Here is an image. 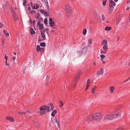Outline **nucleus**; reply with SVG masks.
Returning <instances> with one entry per match:
<instances>
[{
  "instance_id": "obj_41",
  "label": "nucleus",
  "mask_w": 130,
  "mask_h": 130,
  "mask_svg": "<svg viewBox=\"0 0 130 130\" xmlns=\"http://www.w3.org/2000/svg\"><path fill=\"white\" fill-rule=\"evenodd\" d=\"M45 15H47L48 14V13L47 12H45L43 13Z\"/></svg>"
},
{
  "instance_id": "obj_55",
  "label": "nucleus",
  "mask_w": 130,
  "mask_h": 130,
  "mask_svg": "<svg viewBox=\"0 0 130 130\" xmlns=\"http://www.w3.org/2000/svg\"><path fill=\"white\" fill-rule=\"evenodd\" d=\"M94 66H95V62H94Z\"/></svg>"
},
{
  "instance_id": "obj_52",
  "label": "nucleus",
  "mask_w": 130,
  "mask_h": 130,
  "mask_svg": "<svg viewBox=\"0 0 130 130\" xmlns=\"http://www.w3.org/2000/svg\"><path fill=\"white\" fill-rule=\"evenodd\" d=\"M129 22H130V15H129Z\"/></svg>"
},
{
  "instance_id": "obj_56",
  "label": "nucleus",
  "mask_w": 130,
  "mask_h": 130,
  "mask_svg": "<svg viewBox=\"0 0 130 130\" xmlns=\"http://www.w3.org/2000/svg\"><path fill=\"white\" fill-rule=\"evenodd\" d=\"M25 69L24 70V72H25Z\"/></svg>"
},
{
  "instance_id": "obj_4",
  "label": "nucleus",
  "mask_w": 130,
  "mask_h": 130,
  "mask_svg": "<svg viewBox=\"0 0 130 130\" xmlns=\"http://www.w3.org/2000/svg\"><path fill=\"white\" fill-rule=\"evenodd\" d=\"M65 8L67 15L68 16H70L72 15V13L71 7L68 4H66L65 6Z\"/></svg>"
},
{
  "instance_id": "obj_28",
  "label": "nucleus",
  "mask_w": 130,
  "mask_h": 130,
  "mask_svg": "<svg viewBox=\"0 0 130 130\" xmlns=\"http://www.w3.org/2000/svg\"><path fill=\"white\" fill-rule=\"evenodd\" d=\"M47 22L48 21L47 20V19H44V22L45 24H48L47 23Z\"/></svg>"
},
{
  "instance_id": "obj_45",
  "label": "nucleus",
  "mask_w": 130,
  "mask_h": 130,
  "mask_svg": "<svg viewBox=\"0 0 130 130\" xmlns=\"http://www.w3.org/2000/svg\"><path fill=\"white\" fill-rule=\"evenodd\" d=\"M30 9H31V8L30 7H29L28 8V10H30Z\"/></svg>"
},
{
  "instance_id": "obj_59",
  "label": "nucleus",
  "mask_w": 130,
  "mask_h": 130,
  "mask_svg": "<svg viewBox=\"0 0 130 130\" xmlns=\"http://www.w3.org/2000/svg\"><path fill=\"white\" fill-rule=\"evenodd\" d=\"M33 24H35V23H34V22Z\"/></svg>"
},
{
  "instance_id": "obj_29",
  "label": "nucleus",
  "mask_w": 130,
  "mask_h": 130,
  "mask_svg": "<svg viewBox=\"0 0 130 130\" xmlns=\"http://www.w3.org/2000/svg\"><path fill=\"white\" fill-rule=\"evenodd\" d=\"M106 0H103V6H104L106 5Z\"/></svg>"
},
{
  "instance_id": "obj_8",
  "label": "nucleus",
  "mask_w": 130,
  "mask_h": 130,
  "mask_svg": "<svg viewBox=\"0 0 130 130\" xmlns=\"http://www.w3.org/2000/svg\"><path fill=\"white\" fill-rule=\"evenodd\" d=\"M46 29H45L44 30L41 31V35L42 37L43 38V40L46 39L45 36L44 34L45 31L46 30Z\"/></svg>"
},
{
  "instance_id": "obj_23",
  "label": "nucleus",
  "mask_w": 130,
  "mask_h": 130,
  "mask_svg": "<svg viewBox=\"0 0 130 130\" xmlns=\"http://www.w3.org/2000/svg\"><path fill=\"white\" fill-rule=\"evenodd\" d=\"M111 29V27L110 26H106L105 28L106 30L109 31Z\"/></svg>"
},
{
  "instance_id": "obj_40",
  "label": "nucleus",
  "mask_w": 130,
  "mask_h": 130,
  "mask_svg": "<svg viewBox=\"0 0 130 130\" xmlns=\"http://www.w3.org/2000/svg\"><path fill=\"white\" fill-rule=\"evenodd\" d=\"M16 57L15 56H14L13 57V60L14 61L15 60V59H16Z\"/></svg>"
},
{
  "instance_id": "obj_54",
  "label": "nucleus",
  "mask_w": 130,
  "mask_h": 130,
  "mask_svg": "<svg viewBox=\"0 0 130 130\" xmlns=\"http://www.w3.org/2000/svg\"><path fill=\"white\" fill-rule=\"evenodd\" d=\"M31 118V117H29V118L28 117V118H29V119H30Z\"/></svg>"
},
{
  "instance_id": "obj_44",
  "label": "nucleus",
  "mask_w": 130,
  "mask_h": 130,
  "mask_svg": "<svg viewBox=\"0 0 130 130\" xmlns=\"http://www.w3.org/2000/svg\"><path fill=\"white\" fill-rule=\"evenodd\" d=\"M3 32L5 34L6 33V31L5 30H3Z\"/></svg>"
},
{
  "instance_id": "obj_37",
  "label": "nucleus",
  "mask_w": 130,
  "mask_h": 130,
  "mask_svg": "<svg viewBox=\"0 0 130 130\" xmlns=\"http://www.w3.org/2000/svg\"><path fill=\"white\" fill-rule=\"evenodd\" d=\"M5 63L6 64V66H9V64L7 63V61H5Z\"/></svg>"
},
{
  "instance_id": "obj_33",
  "label": "nucleus",
  "mask_w": 130,
  "mask_h": 130,
  "mask_svg": "<svg viewBox=\"0 0 130 130\" xmlns=\"http://www.w3.org/2000/svg\"><path fill=\"white\" fill-rule=\"evenodd\" d=\"M46 5L47 7V8L48 9H49V7L48 6V2H46Z\"/></svg>"
},
{
  "instance_id": "obj_48",
  "label": "nucleus",
  "mask_w": 130,
  "mask_h": 130,
  "mask_svg": "<svg viewBox=\"0 0 130 130\" xmlns=\"http://www.w3.org/2000/svg\"><path fill=\"white\" fill-rule=\"evenodd\" d=\"M103 61V64H105L106 63V62H105V61Z\"/></svg>"
},
{
  "instance_id": "obj_42",
  "label": "nucleus",
  "mask_w": 130,
  "mask_h": 130,
  "mask_svg": "<svg viewBox=\"0 0 130 130\" xmlns=\"http://www.w3.org/2000/svg\"><path fill=\"white\" fill-rule=\"evenodd\" d=\"M129 7H127L126 8V10H127V11L129 10Z\"/></svg>"
},
{
  "instance_id": "obj_18",
  "label": "nucleus",
  "mask_w": 130,
  "mask_h": 130,
  "mask_svg": "<svg viewBox=\"0 0 130 130\" xmlns=\"http://www.w3.org/2000/svg\"><path fill=\"white\" fill-rule=\"evenodd\" d=\"M7 119L11 122H13L14 121L12 117H9L7 118Z\"/></svg>"
},
{
  "instance_id": "obj_22",
  "label": "nucleus",
  "mask_w": 130,
  "mask_h": 130,
  "mask_svg": "<svg viewBox=\"0 0 130 130\" xmlns=\"http://www.w3.org/2000/svg\"><path fill=\"white\" fill-rule=\"evenodd\" d=\"M59 103L60 104L59 106L60 107H62L64 105V103L62 102L61 100L59 101Z\"/></svg>"
},
{
  "instance_id": "obj_16",
  "label": "nucleus",
  "mask_w": 130,
  "mask_h": 130,
  "mask_svg": "<svg viewBox=\"0 0 130 130\" xmlns=\"http://www.w3.org/2000/svg\"><path fill=\"white\" fill-rule=\"evenodd\" d=\"M114 89V87L113 86L110 87H109V90L111 93H113Z\"/></svg>"
},
{
  "instance_id": "obj_17",
  "label": "nucleus",
  "mask_w": 130,
  "mask_h": 130,
  "mask_svg": "<svg viewBox=\"0 0 130 130\" xmlns=\"http://www.w3.org/2000/svg\"><path fill=\"white\" fill-rule=\"evenodd\" d=\"M57 112V111L56 110H54L52 113L51 115L52 116L54 117L55 116V114Z\"/></svg>"
},
{
  "instance_id": "obj_50",
  "label": "nucleus",
  "mask_w": 130,
  "mask_h": 130,
  "mask_svg": "<svg viewBox=\"0 0 130 130\" xmlns=\"http://www.w3.org/2000/svg\"><path fill=\"white\" fill-rule=\"evenodd\" d=\"M2 43L3 45H4V41H2Z\"/></svg>"
},
{
  "instance_id": "obj_51",
  "label": "nucleus",
  "mask_w": 130,
  "mask_h": 130,
  "mask_svg": "<svg viewBox=\"0 0 130 130\" xmlns=\"http://www.w3.org/2000/svg\"><path fill=\"white\" fill-rule=\"evenodd\" d=\"M118 0H114L115 2H117L118 1Z\"/></svg>"
},
{
  "instance_id": "obj_36",
  "label": "nucleus",
  "mask_w": 130,
  "mask_h": 130,
  "mask_svg": "<svg viewBox=\"0 0 130 130\" xmlns=\"http://www.w3.org/2000/svg\"><path fill=\"white\" fill-rule=\"evenodd\" d=\"M49 22H53L52 21V20L51 19V18H49Z\"/></svg>"
},
{
  "instance_id": "obj_15",
  "label": "nucleus",
  "mask_w": 130,
  "mask_h": 130,
  "mask_svg": "<svg viewBox=\"0 0 130 130\" xmlns=\"http://www.w3.org/2000/svg\"><path fill=\"white\" fill-rule=\"evenodd\" d=\"M103 70L101 69L100 71H98L97 72V74L98 75H101L103 74Z\"/></svg>"
},
{
  "instance_id": "obj_31",
  "label": "nucleus",
  "mask_w": 130,
  "mask_h": 130,
  "mask_svg": "<svg viewBox=\"0 0 130 130\" xmlns=\"http://www.w3.org/2000/svg\"><path fill=\"white\" fill-rule=\"evenodd\" d=\"M102 18L103 21H104L105 19V18L104 16V14H102Z\"/></svg>"
},
{
  "instance_id": "obj_12",
  "label": "nucleus",
  "mask_w": 130,
  "mask_h": 130,
  "mask_svg": "<svg viewBox=\"0 0 130 130\" xmlns=\"http://www.w3.org/2000/svg\"><path fill=\"white\" fill-rule=\"evenodd\" d=\"M90 79H88L87 81V85L86 89V90H87L89 88L90 86Z\"/></svg>"
},
{
  "instance_id": "obj_25",
  "label": "nucleus",
  "mask_w": 130,
  "mask_h": 130,
  "mask_svg": "<svg viewBox=\"0 0 130 130\" xmlns=\"http://www.w3.org/2000/svg\"><path fill=\"white\" fill-rule=\"evenodd\" d=\"M49 23L50 26L51 27L53 26H54L55 24L54 22H49Z\"/></svg>"
},
{
  "instance_id": "obj_2",
  "label": "nucleus",
  "mask_w": 130,
  "mask_h": 130,
  "mask_svg": "<svg viewBox=\"0 0 130 130\" xmlns=\"http://www.w3.org/2000/svg\"><path fill=\"white\" fill-rule=\"evenodd\" d=\"M101 45L103 47V51H101L100 53L101 54H106L108 49L107 42L106 40H104L101 42Z\"/></svg>"
},
{
  "instance_id": "obj_10",
  "label": "nucleus",
  "mask_w": 130,
  "mask_h": 130,
  "mask_svg": "<svg viewBox=\"0 0 130 130\" xmlns=\"http://www.w3.org/2000/svg\"><path fill=\"white\" fill-rule=\"evenodd\" d=\"M30 4L32 7V8L34 9H38L39 7V6L37 5L35 6V5H32L33 3H30Z\"/></svg>"
},
{
  "instance_id": "obj_3",
  "label": "nucleus",
  "mask_w": 130,
  "mask_h": 130,
  "mask_svg": "<svg viewBox=\"0 0 130 130\" xmlns=\"http://www.w3.org/2000/svg\"><path fill=\"white\" fill-rule=\"evenodd\" d=\"M102 118V115L100 112H97L93 114L92 119L94 120L99 121Z\"/></svg>"
},
{
  "instance_id": "obj_30",
  "label": "nucleus",
  "mask_w": 130,
  "mask_h": 130,
  "mask_svg": "<svg viewBox=\"0 0 130 130\" xmlns=\"http://www.w3.org/2000/svg\"><path fill=\"white\" fill-rule=\"evenodd\" d=\"M26 0H24L23 1V5L24 6H25L26 5Z\"/></svg>"
},
{
  "instance_id": "obj_24",
  "label": "nucleus",
  "mask_w": 130,
  "mask_h": 130,
  "mask_svg": "<svg viewBox=\"0 0 130 130\" xmlns=\"http://www.w3.org/2000/svg\"><path fill=\"white\" fill-rule=\"evenodd\" d=\"M30 33L31 34H33L35 33V31L32 28H30Z\"/></svg>"
},
{
  "instance_id": "obj_35",
  "label": "nucleus",
  "mask_w": 130,
  "mask_h": 130,
  "mask_svg": "<svg viewBox=\"0 0 130 130\" xmlns=\"http://www.w3.org/2000/svg\"><path fill=\"white\" fill-rule=\"evenodd\" d=\"M5 55V56L4 58H5V59L6 60V61H7V60H8V57L7 56H6V55Z\"/></svg>"
},
{
  "instance_id": "obj_34",
  "label": "nucleus",
  "mask_w": 130,
  "mask_h": 130,
  "mask_svg": "<svg viewBox=\"0 0 130 130\" xmlns=\"http://www.w3.org/2000/svg\"><path fill=\"white\" fill-rule=\"evenodd\" d=\"M40 12L42 13H44L45 12L44 10L42 9L40 10Z\"/></svg>"
},
{
  "instance_id": "obj_11",
  "label": "nucleus",
  "mask_w": 130,
  "mask_h": 130,
  "mask_svg": "<svg viewBox=\"0 0 130 130\" xmlns=\"http://www.w3.org/2000/svg\"><path fill=\"white\" fill-rule=\"evenodd\" d=\"M114 7L112 6L109 5L108 11L110 12H112L113 10Z\"/></svg>"
},
{
  "instance_id": "obj_49",
  "label": "nucleus",
  "mask_w": 130,
  "mask_h": 130,
  "mask_svg": "<svg viewBox=\"0 0 130 130\" xmlns=\"http://www.w3.org/2000/svg\"><path fill=\"white\" fill-rule=\"evenodd\" d=\"M118 23H119V21H116V24H118Z\"/></svg>"
},
{
  "instance_id": "obj_9",
  "label": "nucleus",
  "mask_w": 130,
  "mask_h": 130,
  "mask_svg": "<svg viewBox=\"0 0 130 130\" xmlns=\"http://www.w3.org/2000/svg\"><path fill=\"white\" fill-rule=\"evenodd\" d=\"M122 115V112H118L116 113V114H114L115 118H117L118 117H120Z\"/></svg>"
},
{
  "instance_id": "obj_14",
  "label": "nucleus",
  "mask_w": 130,
  "mask_h": 130,
  "mask_svg": "<svg viewBox=\"0 0 130 130\" xmlns=\"http://www.w3.org/2000/svg\"><path fill=\"white\" fill-rule=\"evenodd\" d=\"M109 2L110 3L109 4V5L114 6L116 5V3L113 1L111 0H110L109 1Z\"/></svg>"
},
{
  "instance_id": "obj_38",
  "label": "nucleus",
  "mask_w": 130,
  "mask_h": 130,
  "mask_svg": "<svg viewBox=\"0 0 130 130\" xmlns=\"http://www.w3.org/2000/svg\"><path fill=\"white\" fill-rule=\"evenodd\" d=\"M4 26L3 24L0 23V28H1Z\"/></svg>"
},
{
  "instance_id": "obj_58",
  "label": "nucleus",
  "mask_w": 130,
  "mask_h": 130,
  "mask_svg": "<svg viewBox=\"0 0 130 130\" xmlns=\"http://www.w3.org/2000/svg\"><path fill=\"white\" fill-rule=\"evenodd\" d=\"M33 24H35V23H34V22Z\"/></svg>"
},
{
  "instance_id": "obj_7",
  "label": "nucleus",
  "mask_w": 130,
  "mask_h": 130,
  "mask_svg": "<svg viewBox=\"0 0 130 130\" xmlns=\"http://www.w3.org/2000/svg\"><path fill=\"white\" fill-rule=\"evenodd\" d=\"M36 50L37 52H38L39 51L42 52H44V49L43 48H41L40 46L39 45H37L36 47Z\"/></svg>"
},
{
  "instance_id": "obj_57",
  "label": "nucleus",
  "mask_w": 130,
  "mask_h": 130,
  "mask_svg": "<svg viewBox=\"0 0 130 130\" xmlns=\"http://www.w3.org/2000/svg\"><path fill=\"white\" fill-rule=\"evenodd\" d=\"M129 79H130V76L129 77Z\"/></svg>"
},
{
  "instance_id": "obj_13",
  "label": "nucleus",
  "mask_w": 130,
  "mask_h": 130,
  "mask_svg": "<svg viewBox=\"0 0 130 130\" xmlns=\"http://www.w3.org/2000/svg\"><path fill=\"white\" fill-rule=\"evenodd\" d=\"M38 25L39 26V29L40 30H42L43 29V24H41L40 22H38Z\"/></svg>"
},
{
  "instance_id": "obj_21",
  "label": "nucleus",
  "mask_w": 130,
  "mask_h": 130,
  "mask_svg": "<svg viewBox=\"0 0 130 130\" xmlns=\"http://www.w3.org/2000/svg\"><path fill=\"white\" fill-rule=\"evenodd\" d=\"M105 57V56L104 54H101L100 55L101 60L102 61H103V59Z\"/></svg>"
},
{
  "instance_id": "obj_1",
  "label": "nucleus",
  "mask_w": 130,
  "mask_h": 130,
  "mask_svg": "<svg viewBox=\"0 0 130 130\" xmlns=\"http://www.w3.org/2000/svg\"><path fill=\"white\" fill-rule=\"evenodd\" d=\"M53 107L51 104L47 106L44 105L40 107V110L41 111L40 112L41 115H43L45 113L47 112L53 110Z\"/></svg>"
},
{
  "instance_id": "obj_47",
  "label": "nucleus",
  "mask_w": 130,
  "mask_h": 130,
  "mask_svg": "<svg viewBox=\"0 0 130 130\" xmlns=\"http://www.w3.org/2000/svg\"><path fill=\"white\" fill-rule=\"evenodd\" d=\"M18 113H19L20 114H21V115H22V114H23L24 113L23 112H18Z\"/></svg>"
},
{
  "instance_id": "obj_19",
  "label": "nucleus",
  "mask_w": 130,
  "mask_h": 130,
  "mask_svg": "<svg viewBox=\"0 0 130 130\" xmlns=\"http://www.w3.org/2000/svg\"><path fill=\"white\" fill-rule=\"evenodd\" d=\"M97 87L95 86H94L91 88V91L92 93H94L95 92V89Z\"/></svg>"
},
{
  "instance_id": "obj_6",
  "label": "nucleus",
  "mask_w": 130,
  "mask_h": 130,
  "mask_svg": "<svg viewBox=\"0 0 130 130\" xmlns=\"http://www.w3.org/2000/svg\"><path fill=\"white\" fill-rule=\"evenodd\" d=\"M82 74L81 72H80L78 73L76 75V79H75L74 81L75 84H76L77 82V81L78 80V78H79L80 75Z\"/></svg>"
},
{
  "instance_id": "obj_46",
  "label": "nucleus",
  "mask_w": 130,
  "mask_h": 130,
  "mask_svg": "<svg viewBox=\"0 0 130 130\" xmlns=\"http://www.w3.org/2000/svg\"><path fill=\"white\" fill-rule=\"evenodd\" d=\"M13 54L15 55H16V53L15 52H13Z\"/></svg>"
},
{
  "instance_id": "obj_53",
  "label": "nucleus",
  "mask_w": 130,
  "mask_h": 130,
  "mask_svg": "<svg viewBox=\"0 0 130 130\" xmlns=\"http://www.w3.org/2000/svg\"><path fill=\"white\" fill-rule=\"evenodd\" d=\"M128 64L130 66V61H129Z\"/></svg>"
},
{
  "instance_id": "obj_27",
  "label": "nucleus",
  "mask_w": 130,
  "mask_h": 130,
  "mask_svg": "<svg viewBox=\"0 0 130 130\" xmlns=\"http://www.w3.org/2000/svg\"><path fill=\"white\" fill-rule=\"evenodd\" d=\"M87 32V30L86 29H84L83 32V35H85Z\"/></svg>"
},
{
  "instance_id": "obj_32",
  "label": "nucleus",
  "mask_w": 130,
  "mask_h": 130,
  "mask_svg": "<svg viewBox=\"0 0 130 130\" xmlns=\"http://www.w3.org/2000/svg\"><path fill=\"white\" fill-rule=\"evenodd\" d=\"M15 14V16L14 17V19L15 20H17L18 19V18L17 17L16 15L15 14Z\"/></svg>"
},
{
  "instance_id": "obj_26",
  "label": "nucleus",
  "mask_w": 130,
  "mask_h": 130,
  "mask_svg": "<svg viewBox=\"0 0 130 130\" xmlns=\"http://www.w3.org/2000/svg\"><path fill=\"white\" fill-rule=\"evenodd\" d=\"M40 45L41 46L45 47L46 45L45 43H40Z\"/></svg>"
},
{
  "instance_id": "obj_20",
  "label": "nucleus",
  "mask_w": 130,
  "mask_h": 130,
  "mask_svg": "<svg viewBox=\"0 0 130 130\" xmlns=\"http://www.w3.org/2000/svg\"><path fill=\"white\" fill-rule=\"evenodd\" d=\"M92 43V40L91 39H89L88 40V45H91Z\"/></svg>"
},
{
  "instance_id": "obj_43",
  "label": "nucleus",
  "mask_w": 130,
  "mask_h": 130,
  "mask_svg": "<svg viewBox=\"0 0 130 130\" xmlns=\"http://www.w3.org/2000/svg\"><path fill=\"white\" fill-rule=\"evenodd\" d=\"M116 130H123L121 128H119L116 129Z\"/></svg>"
},
{
  "instance_id": "obj_5",
  "label": "nucleus",
  "mask_w": 130,
  "mask_h": 130,
  "mask_svg": "<svg viewBox=\"0 0 130 130\" xmlns=\"http://www.w3.org/2000/svg\"><path fill=\"white\" fill-rule=\"evenodd\" d=\"M114 118H115L114 114L112 113L107 115L106 116L104 117V119L106 121H109L112 120Z\"/></svg>"
},
{
  "instance_id": "obj_39",
  "label": "nucleus",
  "mask_w": 130,
  "mask_h": 130,
  "mask_svg": "<svg viewBox=\"0 0 130 130\" xmlns=\"http://www.w3.org/2000/svg\"><path fill=\"white\" fill-rule=\"evenodd\" d=\"M6 36H9V33L7 32V33H6L5 34Z\"/></svg>"
}]
</instances>
